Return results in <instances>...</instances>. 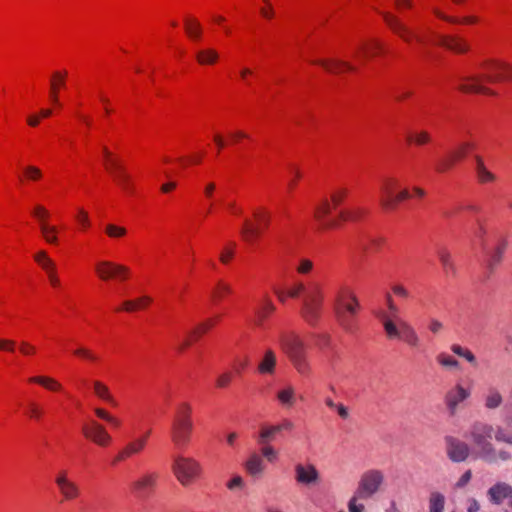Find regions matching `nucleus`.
Instances as JSON below:
<instances>
[{
	"instance_id": "1",
	"label": "nucleus",
	"mask_w": 512,
	"mask_h": 512,
	"mask_svg": "<svg viewBox=\"0 0 512 512\" xmlns=\"http://www.w3.org/2000/svg\"><path fill=\"white\" fill-rule=\"evenodd\" d=\"M493 433L494 427L491 424L476 421L470 426L465 437L471 440L481 460L490 464L512 461V453L509 450L497 449L493 445Z\"/></svg>"
},
{
	"instance_id": "2",
	"label": "nucleus",
	"mask_w": 512,
	"mask_h": 512,
	"mask_svg": "<svg viewBox=\"0 0 512 512\" xmlns=\"http://www.w3.org/2000/svg\"><path fill=\"white\" fill-rule=\"evenodd\" d=\"M482 67V73L462 78V84L459 86L462 92L494 96L496 93L486 86L487 83L512 79V65L504 62H485Z\"/></svg>"
},
{
	"instance_id": "3",
	"label": "nucleus",
	"mask_w": 512,
	"mask_h": 512,
	"mask_svg": "<svg viewBox=\"0 0 512 512\" xmlns=\"http://www.w3.org/2000/svg\"><path fill=\"white\" fill-rule=\"evenodd\" d=\"M386 303L392 315V317L386 315L382 317L386 336L391 340H403L412 348L418 347L420 345V338L416 330L409 322L398 317L399 309L390 294L386 295Z\"/></svg>"
},
{
	"instance_id": "4",
	"label": "nucleus",
	"mask_w": 512,
	"mask_h": 512,
	"mask_svg": "<svg viewBox=\"0 0 512 512\" xmlns=\"http://www.w3.org/2000/svg\"><path fill=\"white\" fill-rule=\"evenodd\" d=\"M288 296L298 298L305 292L302 302L301 316L310 325H315L321 316L324 294L319 284H312L308 289L302 282H295L288 290Z\"/></svg>"
},
{
	"instance_id": "5",
	"label": "nucleus",
	"mask_w": 512,
	"mask_h": 512,
	"mask_svg": "<svg viewBox=\"0 0 512 512\" xmlns=\"http://www.w3.org/2000/svg\"><path fill=\"white\" fill-rule=\"evenodd\" d=\"M191 412L192 408L190 404L181 403L177 407L172 421L171 440L179 449L186 447L191 439L193 431Z\"/></svg>"
},
{
	"instance_id": "6",
	"label": "nucleus",
	"mask_w": 512,
	"mask_h": 512,
	"mask_svg": "<svg viewBox=\"0 0 512 512\" xmlns=\"http://www.w3.org/2000/svg\"><path fill=\"white\" fill-rule=\"evenodd\" d=\"M385 483V474L382 470L372 468L364 471L358 481L355 492L361 500H367L379 493Z\"/></svg>"
},
{
	"instance_id": "7",
	"label": "nucleus",
	"mask_w": 512,
	"mask_h": 512,
	"mask_svg": "<svg viewBox=\"0 0 512 512\" xmlns=\"http://www.w3.org/2000/svg\"><path fill=\"white\" fill-rule=\"evenodd\" d=\"M103 155L106 159V169L113 177L116 184L126 193L131 194L134 191L132 177L127 172L119 159L114 158L107 147H103Z\"/></svg>"
},
{
	"instance_id": "8",
	"label": "nucleus",
	"mask_w": 512,
	"mask_h": 512,
	"mask_svg": "<svg viewBox=\"0 0 512 512\" xmlns=\"http://www.w3.org/2000/svg\"><path fill=\"white\" fill-rule=\"evenodd\" d=\"M173 471L178 481L187 486L200 476L201 466L194 459L178 457L174 461Z\"/></svg>"
},
{
	"instance_id": "9",
	"label": "nucleus",
	"mask_w": 512,
	"mask_h": 512,
	"mask_svg": "<svg viewBox=\"0 0 512 512\" xmlns=\"http://www.w3.org/2000/svg\"><path fill=\"white\" fill-rule=\"evenodd\" d=\"M335 317L341 328L347 333H353L355 327V317L360 309L359 300L351 303H342V305L333 306Z\"/></svg>"
},
{
	"instance_id": "10",
	"label": "nucleus",
	"mask_w": 512,
	"mask_h": 512,
	"mask_svg": "<svg viewBox=\"0 0 512 512\" xmlns=\"http://www.w3.org/2000/svg\"><path fill=\"white\" fill-rule=\"evenodd\" d=\"M280 346L290 360L306 356V346L299 336L286 333L280 337Z\"/></svg>"
},
{
	"instance_id": "11",
	"label": "nucleus",
	"mask_w": 512,
	"mask_h": 512,
	"mask_svg": "<svg viewBox=\"0 0 512 512\" xmlns=\"http://www.w3.org/2000/svg\"><path fill=\"white\" fill-rule=\"evenodd\" d=\"M82 432L86 438L90 439L98 446L106 447L112 442V437L107 432L106 428L95 420L84 425Z\"/></svg>"
},
{
	"instance_id": "12",
	"label": "nucleus",
	"mask_w": 512,
	"mask_h": 512,
	"mask_svg": "<svg viewBox=\"0 0 512 512\" xmlns=\"http://www.w3.org/2000/svg\"><path fill=\"white\" fill-rule=\"evenodd\" d=\"M446 454L454 463L464 462L470 454V448L465 442L453 437H445Z\"/></svg>"
},
{
	"instance_id": "13",
	"label": "nucleus",
	"mask_w": 512,
	"mask_h": 512,
	"mask_svg": "<svg viewBox=\"0 0 512 512\" xmlns=\"http://www.w3.org/2000/svg\"><path fill=\"white\" fill-rule=\"evenodd\" d=\"M295 481L303 486H315L320 482V473L313 464L295 465Z\"/></svg>"
},
{
	"instance_id": "14",
	"label": "nucleus",
	"mask_w": 512,
	"mask_h": 512,
	"mask_svg": "<svg viewBox=\"0 0 512 512\" xmlns=\"http://www.w3.org/2000/svg\"><path fill=\"white\" fill-rule=\"evenodd\" d=\"M95 271L98 277L103 280H109L114 277L125 279L129 273V269L120 264H115L110 261H100L95 265Z\"/></svg>"
},
{
	"instance_id": "15",
	"label": "nucleus",
	"mask_w": 512,
	"mask_h": 512,
	"mask_svg": "<svg viewBox=\"0 0 512 512\" xmlns=\"http://www.w3.org/2000/svg\"><path fill=\"white\" fill-rule=\"evenodd\" d=\"M55 483L61 495L67 501L78 498L81 493L79 486L68 478V473L65 470L58 472L55 477Z\"/></svg>"
},
{
	"instance_id": "16",
	"label": "nucleus",
	"mask_w": 512,
	"mask_h": 512,
	"mask_svg": "<svg viewBox=\"0 0 512 512\" xmlns=\"http://www.w3.org/2000/svg\"><path fill=\"white\" fill-rule=\"evenodd\" d=\"M381 15L389 28L404 41L410 42L412 38H415L417 41H421V38L418 37L406 24L401 22L398 17L388 12H382Z\"/></svg>"
},
{
	"instance_id": "17",
	"label": "nucleus",
	"mask_w": 512,
	"mask_h": 512,
	"mask_svg": "<svg viewBox=\"0 0 512 512\" xmlns=\"http://www.w3.org/2000/svg\"><path fill=\"white\" fill-rule=\"evenodd\" d=\"M149 438V432L128 442L116 455L114 462L124 461L131 458L145 448Z\"/></svg>"
},
{
	"instance_id": "18",
	"label": "nucleus",
	"mask_w": 512,
	"mask_h": 512,
	"mask_svg": "<svg viewBox=\"0 0 512 512\" xmlns=\"http://www.w3.org/2000/svg\"><path fill=\"white\" fill-rule=\"evenodd\" d=\"M314 64H317L323 67L327 72L332 74H341L343 72H355L357 67L351 64L348 61L341 59H319L313 61Z\"/></svg>"
},
{
	"instance_id": "19",
	"label": "nucleus",
	"mask_w": 512,
	"mask_h": 512,
	"mask_svg": "<svg viewBox=\"0 0 512 512\" xmlns=\"http://www.w3.org/2000/svg\"><path fill=\"white\" fill-rule=\"evenodd\" d=\"M489 501L494 505H501L503 501L512 497V486L506 482H496L487 491Z\"/></svg>"
},
{
	"instance_id": "20",
	"label": "nucleus",
	"mask_w": 512,
	"mask_h": 512,
	"mask_svg": "<svg viewBox=\"0 0 512 512\" xmlns=\"http://www.w3.org/2000/svg\"><path fill=\"white\" fill-rule=\"evenodd\" d=\"M469 397V392L461 385H456L449 390L445 395V404L450 412L454 415L457 411L458 405Z\"/></svg>"
},
{
	"instance_id": "21",
	"label": "nucleus",
	"mask_w": 512,
	"mask_h": 512,
	"mask_svg": "<svg viewBox=\"0 0 512 512\" xmlns=\"http://www.w3.org/2000/svg\"><path fill=\"white\" fill-rule=\"evenodd\" d=\"M331 213V204L327 199H323L321 204L316 207L314 216L320 222L323 229L336 228L339 222L335 219H326Z\"/></svg>"
},
{
	"instance_id": "22",
	"label": "nucleus",
	"mask_w": 512,
	"mask_h": 512,
	"mask_svg": "<svg viewBox=\"0 0 512 512\" xmlns=\"http://www.w3.org/2000/svg\"><path fill=\"white\" fill-rule=\"evenodd\" d=\"M380 51H382V44L377 40H372L358 45L353 54L356 58L364 62L367 58L374 57Z\"/></svg>"
},
{
	"instance_id": "23",
	"label": "nucleus",
	"mask_w": 512,
	"mask_h": 512,
	"mask_svg": "<svg viewBox=\"0 0 512 512\" xmlns=\"http://www.w3.org/2000/svg\"><path fill=\"white\" fill-rule=\"evenodd\" d=\"M438 44L457 53H465L469 50L466 41L457 36L441 35L438 38Z\"/></svg>"
},
{
	"instance_id": "24",
	"label": "nucleus",
	"mask_w": 512,
	"mask_h": 512,
	"mask_svg": "<svg viewBox=\"0 0 512 512\" xmlns=\"http://www.w3.org/2000/svg\"><path fill=\"white\" fill-rule=\"evenodd\" d=\"M246 471L253 477H259L263 474L265 464L258 454H252L245 463Z\"/></svg>"
},
{
	"instance_id": "25",
	"label": "nucleus",
	"mask_w": 512,
	"mask_h": 512,
	"mask_svg": "<svg viewBox=\"0 0 512 512\" xmlns=\"http://www.w3.org/2000/svg\"><path fill=\"white\" fill-rule=\"evenodd\" d=\"M437 255L445 275L448 277L454 276L456 274V267L450 252L445 248H440L437 251Z\"/></svg>"
},
{
	"instance_id": "26",
	"label": "nucleus",
	"mask_w": 512,
	"mask_h": 512,
	"mask_svg": "<svg viewBox=\"0 0 512 512\" xmlns=\"http://www.w3.org/2000/svg\"><path fill=\"white\" fill-rule=\"evenodd\" d=\"M66 76H67L66 71H62V72L56 71L52 75L51 87H50V97H51V100L57 105H59L58 90L60 87L64 86Z\"/></svg>"
},
{
	"instance_id": "27",
	"label": "nucleus",
	"mask_w": 512,
	"mask_h": 512,
	"mask_svg": "<svg viewBox=\"0 0 512 512\" xmlns=\"http://www.w3.org/2000/svg\"><path fill=\"white\" fill-rule=\"evenodd\" d=\"M507 245V240H500L496 248L488 255L487 267L489 268L490 271H493L495 267L501 262Z\"/></svg>"
},
{
	"instance_id": "28",
	"label": "nucleus",
	"mask_w": 512,
	"mask_h": 512,
	"mask_svg": "<svg viewBox=\"0 0 512 512\" xmlns=\"http://www.w3.org/2000/svg\"><path fill=\"white\" fill-rule=\"evenodd\" d=\"M95 395L109 404L116 406L117 402L110 392L109 387L99 380H95L92 383Z\"/></svg>"
},
{
	"instance_id": "29",
	"label": "nucleus",
	"mask_w": 512,
	"mask_h": 512,
	"mask_svg": "<svg viewBox=\"0 0 512 512\" xmlns=\"http://www.w3.org/2000/svg\"><path fill=\"white\" fill-rule=\"evenodd\" d=\"M358 300L355 292L348 286H341L335 293L333 306L342 305V303H351Z\"/></svg>"
},
{
	"instance_id": "30",
	"label": "nucleus",
	"mask_w": 512,
	"mask_h": 512,
	"mask_svg": "<svg viewBox=\"0 0 512 512\" xmlns=\"http://www.w3.org/2000/svg\"><path fill=\"white\" fill-rule=\"evenodd\" d=\"M410 197L409 191L407 189L400 190L397 194L393 195L390 198L382 199L381 206L383 209L387 211L395 210L398 204Z\"/></svg>"
},
{
	"instance_id": "31",
	"label": "nucleus",
	"mask_w": 512,
	"mask_h": 512,
	"mask_svg": "<svg viewBox=\"0 0 512 512\" xmlns=\"http://www.w3.org/2000/svg\"><path fill=\"white\" fill-rule=\"evenodd\" d=\"M34 260L46 272L47 275L56 271V264L48 256L46 251H44V250L38 251L34 255Z\"/></svg>"
},
{
	"instance_id": "32",
	"label": "nucleus",
	"mask_w": 512,
	"mask_h": 512,
	"mask_svg": "<svg viewBox=\"0 0 512 512\" xmlns=\"http://www.w3.org/2000/svg\"><path fill=\"white\" fill-rule=\"evenodd\" d=\"M276 366V355L272 350H267L262 361L259 363L258 371L262 374H272Z\"/></svg>"
},
{
	"instance_id": "33",
	"label": "nucleus",
	"mask_w": 512,
	"mask_h": 512,
	"mask_svg": "<svg viewBox=\"0 0 512 512\" xmlns=\"http://www.w3.org/2000/svg\"><path fill=\"white\" fill-rule=\"evenodd\" d=\"M196 59L200 65H213L218 61L219 54L213 48H206L196 53Z\"/></svg>"
},
{
	"instance_id": "34",
	"label": "nucleus",
	"mask_w": 512,
	"mask_h": 512,
	"mask_svg": "<svg viewBox=\"0 0 512 512\" xmlns=\"http://www.w3.org/2000/svg\"><path fill=\"white\" fill-rule=\"evenodd\" d=\"M151 302V297L141 296L135 300L124 301L122 309L126 312H135L137 310L146 308Z\"/></svg>"
},
{
	"instance_id": "35",
	"label": "nucleus",
	"mask_w": 512,
	"mask_h": 512,
	"mask_svg": "<svg viewBox=\"0 0 512 512\" xmlns=\"http://www.w3.org/2000/svg\"><path fill=\"white\" fill-rule=\"evenodd\" d=\"M476 160V174L479 182L489 183L495 180V175L491 173L485 166L483 159L480 156L475 157Z\"/></svg>"
},
{
	"instance_id": "36",
	"label": "nucleus",
	"mask_w": 512,
	"mask_h": 512,
	"mask_svg": "<svg viewBox=\"0 0 512 512\" xmlns=\"http://www.w3.org/2000/svg\"><path fill=\"white\" fill-rule=\"evenodd\" d=\"M280 433L279 428L276 425L264 426L261 428L257 442L260 445L269 444V442L275 439V436Z\"/></svg>"
},
{
	"instance_id": "37",
	"label": "nucleus",
	"mask_w": 512,
	"mask_h": 512,
	"mask_svg": "<svg viewBox=\"0 0 512 512\" xmlns=\"http://www.w3.org/2000/svg\"><path fill=\"white\" fill-rule=\"evenodd\" d=\"M260 233L261 230L259 228L253 226L250 220L245 219L240 230V234L246 242L252 243L260 235Z\"/></svg>"
},
{
	"instance_id": "38",
	"label": "nucleus",
	"mask_w": 512,
	"mask_h": 512,
	"mask_svg": "<svg viewBox=\"0 0 512 512\" xmlns=\"http://www.w3.org/2000/svg\"><path fill=\"white\" fill-rule=\"evenodd\" d=\"M398 187V181L395 178L388 177L383 179L380 186V201L390 198L394 195V191Z\"/></svg>"
},
{
	"instance_id": "39",
	"label": "nucleus",
	"mask_w": 512,
	"mask_h": 512,
	"mask_svg": "<svg viewBox=\"0 0 512 512\" xmlns=\"http://www.w3.org/2000/svg\"><path fill=\"white\" fill-rule=\"evenodd\" d=\"M40 232L44 240L49 244L58 243V229L56 226L49 225L48 223H42L39 226Z\"/></svg>"
},
{
	"instance_id": "40",
	"label": "nucleus",
	"mask_w": 512,
	"mask_h": 512,
	"mask_svg": "<svg viewBox=\"0 0 512 512\" xmlns=\"http://www.w3.org/2000/svg\"><path fill=\"white\" fill-rule=\"evenodd\" d=\"M279 402L285 407H292L295 403V389L287 386L277 393Z\"/></svg>"
},
{
	"instance_id": "41",
	"label": "nucleus",
	"mask_w": 512,
	"mask_h": 512,
	"mask_svg": "<svg viewBox=\"0 0 512 512\" xmlns=\"http://www.w3.org/2000/svg\"><path fill=\"white\" fill-rule=\"evenodd\" d=\"M29 381L42 385L43 387L51 391H58L62 387L57 380L47 376H34L31 377Z\"/></svg>"
},
{
	"instance_id": "42",
	"label": "nucleus",
	"mask_w": 512,
	"mask_h": 512,
	"mask_svg": "<svg viewBox=\"0 0 512 512\" xmlns=\"http://www.w3.org/2000/svg\"><path fill=\"white\" fill-rule=\"evenodd\" d=\"M185 31L187 35L194 40L200 39L202 29L200 23L193 18H188L184 23Z\"/></svg>"
},
{
	"instance_id": "43",
	"label": "nucleus",
	"mask_w": 512,
	"mask_h": 512,
	"mask_svg": "<svg viewBox=\"0 0 512 512\" xmlns=\"http://www.w3.org/2000/svg\"><path fill=\"white\" fill-rule=\"evenodd\" d=\"M445 506V497L440 492H433L429 498L430 512H443Z\"/></svg>"
},
{
	"instance_id": "44",
	"label": "nucleus",
	"mask_w": 512,
	"mask_h": 512,
	"mask_svg": "<svg viewBox=\"0 0 512 512\" xmlns=\"http://www.w3.org/2000/svg\"><path fill=\"white\" fill-rule=\"evenodd\" d=\"M155 480H156L155 475H153V474L145 475L134 483V488L141 493H145L148 489H150L154 486Z\"/></svg>"
},
{
	"instance_id": "45",
	"label": "nucleus",
	"mask_w": 512,
	"mask_h": 512,
	"mask_svg": "<svg viewBox=\"0 0 512 512\" xmlns=\"http://www.w3.org/2000/svg\"><path fill=\"white\" fill-rule=\"evenodd\" d=\"M407 140L409 142H413L418 146L425 145L431 141V135L429 132L425 130L416 131L414 133H410L407 136Z\"/></svg>"
},
{
	"instance_id": "46",
	"label": "nucleus",
	"mask_w": 512,
	"mask_h": 512,
	"mask_svg": "<svg viewBox=\"0 0 512 512\" xmlns=\"http://www.w3.org/2000/svg\"><path fill=\"white\" fill-rule=\"evenodd\" d=\"M291 362L300 375L308 376L310 374L311 368L306 356L302 358H296L291 360Z\"/></svg>"
},
{
	"instance_id": "47",
	"label": "nucleus",
	"mask_w": 512,
	"mask_h": 512,
	"mask_svg": "<svg viewBox=\"0 0 512 512\" xmlns=\"http://www.w3.org/2000/svg\"><path fill=\"white\" fill-rule=\"evenodd\" d=\"M231 292H232V287L228 283H226L222 280H219L216 283V286L213 290V297L220 300L224 296L230 294Z\"/></svg>"
},
{
	"instance_id": "48",
	"label": "nucleus",
	"mask_w": 512,
	"mask_h": 512,
	"mask_svg": "<svg viewBox=\"0 0 512 512\" xmlns=\"http://www.w3.org/2000/svg\"><path fill=\"white\" fill-rule=\"evenodd\" d=\"M456 160H457L456 157L452 153L451 155H449L447 157H443V158L439 159L436 162L435 169L437 172H440V173L446 172L453 166V164Z\"/></svg>"
},
{
	"instance_id": "49",
	"label": "nucleus",
	"mask_w": 512,
	"mask_h": 512,
	"mask_svg": "<svg viewBox=\"0 0 512 512\" xmlns=\"http://www.w3.org/2000/svg\"><path fill=\"white\" fill-rule=\"evenodd\" d=\"M275 311V306L270 300H265L262 307L257 312V322L262 324L263 320Z\"/></svg>"
},
{
	"instance_id": "50",
	"label": "nucleus",
	"mask_w": 512,
	"mask_h": 512,
	"mask_svg": "<svg viewBox=\"0 0 512 512\" xmlns=\"http://www.w3.org/2000/svg\"><path fill=\"white\" fill-rule=\"evenodd\" d=\"M437 362L446 368H458L459 362L447 353H439L436 357Z\"/></svg>"
},
{
	"instance_id": "51",
	"label": "nucleus",
	"mask_w": 512,
	"mask_h": 512,
	"mask_svg": "<svg viewBox=\"0 0 512 512\" xmlns=\"http://www.w3.org/2000/svg\"><path fill=\"white\" fill-rule=\"evenodd\" d=\"M502 403V396L498 391H491L485 401V405L489 409H495Z\"/></svg>"
},
{
	"instance_id": "52",
	"label": "nucleus",
	"mask_w": 512,
	"mask_h": 512,
	"mask_svg": "<svg viewBox=\"0 0 512 512\" xmlns=\"http://www.w3.org/2000/svg\"><path fill=\"white\" fill-rule=\"evenodd\" d=\"M74 354L78 357L86 359L91 362H96L99 360V357L90 349L80 346L74 350Z\"/></svg>"
},
{
	"instance_id": "53",
	"label": "nucleus",
	"mask_w": 512,
	"mask_h": 512,
	"mask_svg": "<svg viewBox=\"0 0 512 512\" xmlns=\"http://www.w3.org/2000/svg\"><path fill=\"white\" fill-rule=\"evenodd\" d=\"M105 232L110 238H121L126 235L127 230L121 226L107 224L105 226Z\"/></svg>"
},
{
	"instance_id": "54",
	"label": "nucleus",
	"mask_w": 512,
	"mask_h": 512,
	"mask_svg": "<svg viewBox=\"0 0 512 512\" xmlns=\"http://www.w3.org/2000/svg\"><path fill=\"white\" fill-rule=\"evenodd\" d=\"M348 195V190L346 188H337L331 193V202L334 208H337L345 197Z\"/></svg>"
},
{
	"instance_id": "55",
	"label": "nucleus",
	"mask_w": 512,
	"mask_h": 512,
	"mask_svg": "<svg viewBox=\"0 0 512 512\" xmlns=\"http://www.w3.org/2000/svg\"><path fill=\"white\" fill-rule=\"evenodd\" d=\"M493 436L495 437L497 442H504L512 445V434L506 433L504 428L501 426H497L496 428H494Z\"/></svg>"
},
{
	"instance_id": "56",
	"label": "nucleus",
	"mask_w": 512,
	"mask_h": 512,
	"mask_svg": "<svg viewBox=\"0 0 512 512\" xmlns=\"http://www.w3.org/2000/svg\"><path fill=\"white\" fill-rule=\"evenodd\" d=\"M33 215L39 221V226L42 225V223H48L49 211L44 206L36 205L33 209Z\"/></svg>"
},
{
	"instance_id": "57",
	"label": "nucleus",
	"mask_w": 512,
	"mask_h": 512,
	"mask_svg": "<svg viewBox=\"0 0 512 512\" xmlns=\"http://www.w3.org/2000/svg\"><path fill=\"white\" fill-rule=\"evenodd\" d=\"M24 173L26 177L32 181H37L42 177L41 170L38 167L32 165L26 166L24 168Z\"/></svg>"
},
{
	"instance_id": "58",
	"label": "nucleus",
	"mask_w": 512,
	"mask_h": 512,
	"mask_svg": "<svg viewBox=\"0 0 512 512\" xmlns=\"http://www.w3.org/2000/svg\"><path fill=\"white\" fill-rule=\"evenodd\" d=\"M474 148L475 145L472 142H464L459 145L458 149L453 154L456 157V159H461Z\"/></svg>"
},
{
	"instance_id": "59",
	"label": "nucleus",
	"mask_w": 512,
	"mask_h": 512,
	"mask_svg": "<svg viewBox=\"0 0 512 512\" xmlns=\"http://www.w3.org/2000/svg\"><path fill=\"white\" fill-rule=\"evenodd\" d=\"M234 248H235V243H231L229 246L225 247L222 252L220 253V261L223 263V264H227L229 263V261L233 258L234 256Z\"/></svg>"
},
{
	"instance_id": "60",
	"label": "nucleus",
	"mask_w": 512,
	"mask_h": 512,
	"mask_svg": "<svg viewBox=\"0 0 512 512\" xmlns=\"http://www.w3.org/2000/svg\"><path fill=\"white\" fill-rule=\"evenodd\" d=\"M360 497H357V493L354 492V495L350 498L348 502V510L349 512H363L364 511V505L361 503H358V500Z\"/></svg>"
},
{
	"instance_id": "61",
	"label": "nucleus",
	"mask_w": 512,
	"mask_h": 512,
	"mask_svg": "<svg viewBox=\"0 0 512 512\" xmlns=\"http://www.w3.org/2000/svg\"><path fill=\"white\" fill-rule=\"evenodd\" d=\"M233 375L231 372H225L218 376L216 379V386L218 388H226L232 381Z\"/></svg>"
},
{
	"instance_id": "62",
	"label": "nucleus",
	"mask_w": 512,
	"mask_h": 512,
	"mask_svg": "<svg viewBox=\"0 0 512 512\" xmlns=\"http://www.w3.org/2000/svg\"><path fill=\"white\" fill-rule=\"evenodd\" d=\"M214 325L213 320L209 319L201 324H199L192 332V336H200L201 334L207 332Z\"/></svg>"
},
{
	"instance_id": "63",
	"label": "nucleus",
	"mask_w": 512,
	"mask_h": 512,
	"mask_svg": "<svg viewBox=\"0 0 512 512\" xmlns=\"http://www.w3.org/2000/svg\"><path fill=\"white\" fill-rule=\"evenodd\" d=\"M261 453L269 462H273L277 458L276 450L268 444L262 445Z\"/></svg>"
},
{
	"instance_id": "64",
	"label": "nucleus",
	"mask_w": 512,
	"mask_h": 512,
	"mask_svg": "<svg viewBox=\"0 0 512 512\" xmlns=\"http://www.w3.org/2000/svg\"><path fill=\"white\" fill-rule=\"evenodd\" d=\"M392 292L403 299H407L410 297L409 290L402 284H393L391 287Z\"/></svg>"
}]
</instances>
